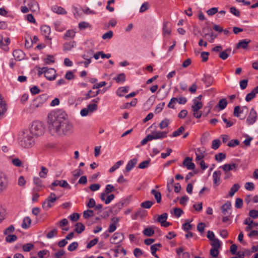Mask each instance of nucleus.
<instances>
[{
	"label": "nucleus",
	"instance_id": "f257e3e1",
	"mask_svg": "<svg viewBox=\"0 0 258 258\" xmlns=\"http://www.w3.org/2000/svg\"><path fill=\"white\" fill-rule=\"evenodd\" d=\"M64 113L52 111L47 115V126L53 136H68L73 132L74 126L66 117Z\"/></svg>",
	"mask_w": 258,
	"mask_h": 258
},
{
	"label": "nucleus",
	"instance_id": "f03ea898",
	"mask_svg": "<svg viewBox=\"0 0 258 258\" xmlns=\"http://www.w3.org/2000/svg\"><path fill=\"white\" fill-rule=\"evenodd\" d=\"M20 145L25 148H30L35 144L33 136L28 130L22 132L18 139Z\"/></svg>",
	"mask_w": 258,
	"mask_h": 258
},
{
	"label": "nucleus",
	"instance_id": "7ed1b4c3",
	"mask_svg": "<svg viewBox=\"0 0 258 258\" xmlns=\"http://www.w3.org/2000/svg\"><path fill=\"white\" fill-rule=\"evenodd\" d=\"M28 131L33 136L39 137L44 133L45 128L43 123L39 121H34L32 123L31 127Z\"/></svg>",
	"mask_w": 258,
	"mask_h": 258
},
{
	"label": "nucleus",
	"instance_id": "20e7f679",
	"mask_svg": "<svg viewBox=\"0 0 258 258\" xmlns=\"http://www.w3.org/2000/svg\"><path fill=\"white\" fill-rule=\"evenodd\" d=\"M203 107L202 102L198 101L196 99L194 100V104L192 105L191 108L193 111V115L194 117L197 118H200L202 116V112L199 111V109Z\"/></svg>",
	"mask_w": 258,
	"mask_h": 258
},
{
	"label": "nucleus",
	"instance_id": "39448f33",
	"mask_svg": "<svg viewBox=\"0 0 258 258\" xmlns=\"http://www.w3.org/2000/svg\"><path fill=\"white\" fill-rule=\"evenodd\" d=\"M56 197L53 192H51L50 196L44 201L42 204V207L45 210H48L52 207L53 203L56 201Z\"/></svg>",
	"mask_w": 258,
	"mask_h": 258
},
{
	"label": "nucleus",
	"instance_id": "423d86ee",
	"mask_svg": "<svg viewBox=\"0 0 258 258\" xmlns=\"http://www.w3.org/2000/svg\"><path fill=\"white\" fill-rule=\"evenodd\" d=\"M39 69L40 70H44V76L47 80L52 81L55 79L56 73V71L54 69L46 67L39 68Z\"/></svg>",
	"mask_w": 258,
	"mask_h": 258
},
{
	"label": "nucleus",
	"instance_id": "0eeeda50",
	"mask_svg": "<svg viewBox=\"0 0 258 258\" xmlns=\"http://www.w3.org/2000/svg\"><path fill=\"white\" fill-rule=\"evenodd\" d=\"M48 95L46 94H43L36 97L33 101V105L38 108L43 104L48 99Z\"/></svg>",
	"mask_w": 258,
	"mask_h": 258
},
{
	"label": "nucleus",
	"instance_id": "6e6552de",
	"mask_svg": "<svg viewBox=\"0 0 258 258\" xmlns=\"http://www.w3.org/2000/svg\"><path fill=\"white\" fill-rule=\"evenodd\" d=\"M256 118L257 113L253 108H252L246 119V122L249 125L253 124L256 121Z\"/></svg>",
	"mask_w": 258,
	"mask_h": 258
},
{
	"label": "nucleus",
	"instance_id": "1a4fd4ad",
	"mask_svg": "<svg viewBox=\"0 0 258 258\" xmlns=\"http://www.w3.org/2000/svg\"><path fill=\"white\" fill-rule=\"evenodd\" d=\"M244 224L247 225V226L245 227V231H250L254 227H256L258 229V222H255L251 220L250 218H246Z\"/></svg>",
	"mask_w": 258,
	"mask_h": 258
},
{
	"label": "nucleus",
	"instance_id": "9d476101",
	"mask_svg": "<svg viewBox=\"0 0 258 258\" xmlns=\"http://www.w3.org/2000/svg\"><path fill=\"white\" fill-rule=\"evenodd\" d=\"M124 238L123 233L120 232L115 233L111 237L110 240L111 243L118 244L121 242Z\"/></svg>",
	"mask_w": 258,
	"mask_h": 258
},
{
	"label": "nucleus",
	"instance_id": "9b49d317",
	"mask_svg": "<svg viewBox=\"0 0 258 258\" xmlns=\"http://www.w3.org/2000/svg\"><path fill=\"white\" fill-rule=\"evenodd\" d=\"M192 158L190 157H186L183 162V167H186L188 170H194L195 168V164L192 162Z\"/></svg>",
	"mask_w": 258,
	"mask_h": 258
},
{
	"label": "nucleus",
	"instance_id": "f8f14e48",
	"mask_svg": "<svg viewBox=\"0 0 258 258\" xmlns=\"http://www.w3.org/2000/svg\"><path fill=\"white\" fill-rule=\"evenodd\" d=\"M167 132H157L153 133L152 135H150L151 136V139L152 140H156V139H162L167 137Z\"/></svg>",
	"mask_w": 258,
	"mask_h": 258
},
{
	"label": "nucleus",
	"instance_id": "ddd939ff",
	"mask_svg": "<svg viewBox=\"0 0 258 258\" xmlns=\"http://www.w3.org/2000/svg\"><path fill=\"white\" fill-rule=\"evenodd\" d=\"M249 39H242L239 41L238 43L236 45L237 49L242 48L247 49L248 47V44L250 42Z\"/></svg>",
	"mask_w": 258,
	"mask_h": 258
},
{
	"label": "nucleus",
	"instance_id": "4468645a",
	"mask_svg": "<svg viewBox=\"0 0 258 258\" xmlns=\"http://www.w3.org/2000/svg\"><path fill=\"white\" fill-rule=\"evenodd\" d=\"M41 32L42 34L44 36L45 39L48 40H51V38H49V35L51 32L50 27L47 25L42 26L41 27Z\"/></svg>",
	"mask_w": 258,
	"mask_h": 258
},
{
	"label": "nucleus",
	"instance_id": "2eb2a0df",
	"mask_svg": "<svg viewBox=\"0 0 258 258\" xmlns=\"http://www.w3.org/2000/svg\"><path fill=\"white\" fill-rule=\"evenodd\" d=\"M173 179L171 178V181L170 182H168L167 183V188L169 190H170L172 188V187H174V190L175 192L178 193L180 191L181 189V186L179 183H175L174 185H173Z\"/></svg>",
	"mask_w": 258,
	"mask_h": 258
},
{
	"label": "nucleus",
	"instance_id": "dca6fc26",
	"mask_svg": "<svg viewBox=\"0 0 258 258\" xmlns=\"http://www.w3.org/2000/svg\"><path fill=\"white\" fill-rule=\"evenodd\" d=\"M112 223L109 226L108 232L110 233L113 232L116 229V224L119 221V219L117 217H113L111 219Z\"/></svg>",
	"mask_w": 258,
	"mask_h": 258
},
{
	"label": "nucleus",
	"instance_id": "f3484780",
	"mask_svg": "<svg viewBox=\"0 0 258 258\" xmlns=\"http://www.w3.org/2000/svg\"><path fill=\"white\" fill-rule=\"evenodd\" d=\"M137 162L138 160L137 158H133L130 160L126 166L124 172H128L130 171L132 168L137 164Z\"/></svg>",
	"mask_w": 258,
	"mask_h": 258
},
{
	"label": "nucleus",
	"instance_id": "a211bd4d",
	"mask_svg": "<svg viewBox=\"0 0 258 258\" xmlns=\"http://www.w3.org/2000/svg\"><path fill=\"white\" fill-rule=\"evenodd\" d=\"M13 56L16 60H21L24 58L25 54L23 51L20 49H16L13 51Z\"/></svg>",
	"mask_w": 258,
	"mask_h": 258
},
{
	"label": "nucleus",
	"instance_id": "6ab92c4d",
	"mask_svg": "<svg viewBox=\"0 0 258 258\" xmlns=\"http://www.w3.org/2000/svg\"><path fill=\"white\" fill-rule=\"evenodd\" d=\"M207 87H209L213 82L214 78L211 75H204L202 79Z\"/></svg>",
	"mask_w": 258,
	"mask_h": 258
},
{
	"label": "nucleus",
	"instance_id": "aec40b11",
	"mask_svg": "<svg viewBox=\"0 0 258 258\" xmlns=\"http://www.w3.org/2000/svg\"><path fill=\"white\" fill-rule=\"evenodd\" d=\"M205 151L204 150L203 148H198L196 152V161H200L203 158H204L205 157Z\"/></svg>",
	"mask_w": 258,
	"mask_h": 258
},
{
	"label": "nucleus",
	"instance_id": "412c9836",
	"mask_svg": "<svg viewBox=\"0 0 258 258\" xmlns=\"http://www.w3.org/2000/svg\"><path fill=\"white\" fill-rule=\"evenodd\" d=\"M146 211L145 210L140 208L139 209L135 214L132 216V218L134 220L137 219L138 217L143 218L145 216Z\"/></svg>",
	"mask_w": 258,
	"mask_h": 258
},
{
	"label": "nucleus",
	"instance_id": "4be33fe9",
	"mask_svg": "<svg viewBox=\"0 0 258 258\" xmlns=\"http://www.w3.org/2000/svg\"><path fill=\"white\" fill-rule=\"evenodd\" d=\"M231 51V49L230 48H228L224 51L220 52L219 54V57L222 60H225L228 57L229 55V54Z\"/></svg>",
	"mask_w": 258,
	"mask_h": 258
},
{
	"label": "nucleus",
	"instance_id": "5701e85b",
	"mask_svg": "<svg viewBox=\"0 0 258 258\" xmlns=\"http://www.w3.org/2000/svg\"><path fill=\"white\" fill-rule=\"evenodd\" d=\"M231 207V202L227 201L224 205L221 206V211L223 215H226L228 210L230 209Z\"/></svg>",
	"mask_w": 258,
	"mask_h": 258
},
{
	"label": "nucleus",
	"instance_id": "b1692460",
	"mask_svg": "<svg viewBox=\"0 0 258 258\" xmlns=\"http://www.w3.org/2000/svg\"><path fill=\"white\" fill-rule=\"evenodd\" d=\"M237 166H238V165L236 164L235 163H233L231 164H226L222 166V168L225 171H228L234 170V169L235 170L236 168L237 167Z\"/></svg>",
	"mask_w": 258,
	"mask_h": 258
},
{
	"label": "nucleus",
	"instance_id": "393cba45",
	"mask_svg": "<svg viewBox=\"0 0 258 258\" xmlns=\"http://www.w3.org/2000/svg\"><path fill=\"white\" fill-rule=\"evenodd\" d=\"M129 89L130 88L128 86L120 87L117 89L116 94L119 96H123L124 93L128 91Z\"/></svg>",
	"mask_w": 258,
	"mask_h": 258
},
{
	"label": "nucleus",
	"instance_id": "a878e982",
	"mask_svg": "<svg viewBox=\"0 0 258 258\" xmlns=\"http://www.w3.org/2000/svg\"><path fill=\"white\" fill-rule=\"evenodd\" d=\"M31 223V220L29 217H26L24 218L22 224V227L24 229L29 228Z\"/></svg>",
	"mask_w": 258,
	"mask_h": 258
},
{
	"label": "nucleus",
	"instance_id": "bb28decb",
	"mask_svg": "<svg viewBox=\"0 0 258 258\" xmlns=\"http://www.w3.org/2000/svg\"><path fill=\"white\" fill-rule=\"evenodd\" d=\"M52 10L53 12L56 13L58 14H66L67 11L62 7L54 6L52 7Z\"/></svg>",
	"mask_w": 258,
	"mask_h": 258
},
{
	"label": "nucleus",
	"instance_id": "cd10ccee",
	"mask_svg": "<svg viewBox=\"0 0 258 258\" xmlns=\"http://www.w3.org/2000/svg\"><path fill=\"white\" fill-rule=\"evenodd\" d=\"M75 45V41L64 43L63 46V50L64 51H70L74 47Z\"/></svg>",
	"mask_w": 258,
	"mask_h": 258
},
{
	"label": "nucleus",
	"instance_id": "c85d7f7f",
	"mask_svg": "<svg viewBox=\"0 0 258 258\" xmlns=\"http://www.w3.org/2000/svg\"><path fill=\"white\" fill-rule=\"evenodd\" d=\"M168 22H165L163 23V35L165 36L166 34L168 35H170L171 34V29L168 27Z\"/></svg>",
	"mask_w": 258,
	"mask_h": 258
},
{
	"label": "nucleus",
	"instance_id": "c756f323",
	"mask_svg": "<svg viewBox=\"0 0 258 258\" xmlns=\"http://www.w3.org/2000/svg\"><path fill=\"white\" fill-rule=\"evenodd\" d=\"M34 183L36 186L34 188V190L36 191H39L42 186V181L40 178H34Z\"/></svg>",
	"mask_w": 258,
	"mask_h": 258
},
{
	"label": "nucleus",
	"instance_id": "7c9ffc66",
	"mask_svg": "<svg viewBox=\"0 0 258 258\" xmlns=\"http://www.w3.org/2000/svg\"><path fill=\"white\" fill-rule=\"evenodd\" d=\"M240 188V185L238 183H235L230 189L229 195L230 197H232L234 194Z\"/></svg>",
	"mask_w": 258,
	"mask_h": 258
},
{
	"label": "nucleus",
	"instance_id": "2f4dec72",
	"mask_svg": "<svg viewBox=\"0 0 258 258\" xmlns=\"http://www.w3.org/2000/svg\"><path fill=\"white\" fill-rule=\"evenodd\" d=\"M151 193L154 195L157 202L158 203H160L161 201V193L156 190L155 189H152L151 191Z\"/></svg>",
	"mask_w": 258,
	"mask_h": 258
},
{
	"label": "nucleus",
	"instance_id": "473e14b6",
	"mask_svg": "<svg viewBox=\"0 0 258 258\" xmlns=\"http://www.w3.org/2000/svg\"><path fill=\"white\" fill-rule=\"evenodd\" d=\"M227 104V101L225 99L223 98L219 100L216 107L219 108L221 110H223L226 107Z\"/></svg>",
	"mask_w": 258,
	"mask_h": 258
},
{
	"label": "nucleus",
	"instance_id": "72a5a7b5",
	"mask_svg": "<svg viewBox=\"0 0 258 258\" xmlns=\"http://www.w3.org/2000/svg\"><path fill=\"white\" fill-rule=\"evenodd\" d=\"M76 228L75 231L78 233H81L85 230V226L84 225L80 222L77 223L75 225Z\"/></svg>",
	"mask_w": 258,
	"mask_h": 258
},
{
	"label": "nucleus",
	"instance_id": "f704fd0d",
	"mask_svg": "<svg viewBox=\"0 0 258 258\" xmlns=\"http://www.w3.org/2000/svg\"><path fill=\"white\" fill-rule=\"evenodd\" d=\"M34 247L33 244L28 243L23 245L22 248L24 251L29 252L33 249Z\"/></svg>",
	"mask_w": 258,
	"mask_h": 258
},
{
	"label": "nucleus",
	"instance_id": "c9c22d12",
	"mask_svg": "<svg viewBox=\"0 0 258 258\" xmlns=\"http://www.w3.org/2000/svg\"><path fill=\"white\" fill-rule=\"evenodd\" d=\"M143 233L146 236H151L154 234V230L152 228L148 227L145 228L143 230Z\"/></svg>",
	"mask_w": 258,
	"mask_h": 258
},
{
	"label": "nucleus",
	"instance_id": "e433bc0d",
	"mask_svg": "<svg viewBox=\"0 0 258 258\" xmlns=\"http://www.w3.org/2000/svg\"><path fill=\"white\" fill-rule=\"evenodd\" d=\"M185 130V128L184 126H180L177 131H175L173 132L172 136H170L172 137H176L180 135L181 133H182Z\"/></svg>",
	"mask_w": 258,
	"mask_h": 258
},
{
	"label": "nucleus",
	"instance_id": "4c0bfd02",
	"mask_svg": "<svg viewBox=\"0 0 258 258\" xmlns=\"http://www.w3.org/2000/svg\"><path fill=\"white\" fill-rule=\"evenodd\" d=\"M123 163V161L122 160L117 161V162H116L115 163V164L112 167H111L109 169V171L110 172H112L114 171L115 170L118 169L119 167V166L121 165H122Z\"/></svg>",
	"mask_w": 258,
	"mask_h": 258
},
{
	"label": "nucleus",
	"instance_id": "58836bf2",
	"mask_svg": "<svg viewBox=\"0 0 258 258\" xmlns=\"http://www.w3.org/2000/svg\"><path fill=\"white\" fill-rule=\"evenodd\" d=\"M170 123V120L168 118H165L159 124L160 129H163L168 126Z\"/></svg>",
	"mask_w": 258,
	"mask_h": 258
},
{
	"label": "nucleus",
	"instance_id": "ea45409f",
	"mask_svg": "<svg viewBox=\"0 0 258 258\" xmlns=\"http://www.w3.org/2000/svg\"><path fill=\"white\" fill-rule=\"evenodd\" d=\"M216 34H214V33L212 32L211 33H207L205 34V37H208L207 39L208 41L212 43L214 42V39L217 37Z\"/></svg>",
	"mask_w": 258,
	"mask_h": 258
},
{
	"label": "nucleus",
	"instance_id": "a19ab883",
	"mask_svg": "<svg viewBox=\"0 0 258 258\" xmlns=\"http://www.w3.org/2000/svg\"><path fill=\"white\" fill-rule=\"evenodd\" d=\"M167 217L168 214L166 213H164L158 216L157 220L161 224L167 220Z\"/></svg>",
	"mask_w": 258,
	"mask_h": 258
},
{
	"label": "nucleus",
	"instance_id": "79ce46f5",
	"mask_svg": "<svg viewBox=\"0 0 258 258\" xmlns=\"http://www.w3.org/2000/svg\"><path fill=\"white\" fill-rule=\"evenodd\" d=\"M211 241V244L213 248H219L220 247V243L219 240L215 238L210 240Z\"/></svg>",
	"mask_w": 258,
	"mask_h": 258
},
{
	"label": "nucleus",
	"instance_id": "37998d69",
	"mask_svg": "<svg viewBox=\"0 0 258 258\" xmlns=\"http://www.w3.org/2000/svg\"><path fill=\"white\" fill-rule=\"evenodd\" d=\"M243 112V109H240L239 106H236L234 108L233 115L235 117H239L240 114Z\"/></svg>",
	"mask_w": 258,
	"mask_h": 258
},
{
	"label": "nucleus",
	"instance_id": "c03bdc74",
	"mask_svg": "<svg viewBox=\"0 0 258 258\" xmlns=\"http://www.w3.org/2000/svg\"><path fill=\"white\" fill-rule=\"evenodd\" d=\"M6 237V241L8 242H12L16 241L17 239V237L16 235L8 234Z\"/></svg>",
	"mask_w": 258,
	"mask_h": 258
},
{
	"label": "nucleus",
	"instance_id": "a18cd8bd",
	"mask_svg": "<svg viewBox=\"0 0 258 258\" xmlns=\"http://www.w3.org/2000/svg\"><path fill=\"white\" fill-rule=\"evenodd\" d=\"M57 234V230L56 228H54L52 230L50 231L46 235V237L47 238L50 239L54 236H56Z\"/></svg>",
	"mask_w": 258,
	"mask_h": 258
},
{
	"label": "nucleus",
	"instance_id": "49530a36",
	"mask_svg": "<svg viewBox=\"0 0 258 258\" xmlns=\"http://www.w3.org/2000/svg\"><path fill=\"white\" fill-rule=\"evenodd\" d=\"M215 160L218 162H221L226 158V154L222 153H220L215 155Z\"/></svg>",
	"mask_w": 258,
	"mask_h": 258
},
{
	"label": "nucleus",
	"instance_id": "de8ad7c7",
	"mask_svg": "<svg viewBox=\"0 0 258 258\" xmlns=\"http://www.w3.org/2000/svg\"><path fill=\"white\" fill-rule=\"evenodd\" d=\"M221 142L219 139H215L212 141V148L214 150H217L220 147Z\"/></svg>",
	"mask_w": 258,
	"mask_h": 258
},
{
	"label": "nucleus",
	"instance_id": "09e8293b",
	"mask_svg": "<svg viewBox=\"0 0 258 258\" xmlns=\"http://www.w3.org/2000/svg\"><path fill=\"white\" fill-rule=\"evenodd\" d=\"M97 105L95 103H90L86 107L90 112H93L97 109Z\"/></svg>",
	"mask_w": 258,
	"mask_h": 258
},
{
	"label": "nucleus",
	"instance_id": "8fccbe9b",
	"mask_svg": "<svg viewBox=\"0 0 258 258\" xmlns=\"http://www.w3.org/2000/svg\"><path fill=\"white\" fill-rule=\"evenodd\" d=\"M78 245L79 244L77 242H73L69 245L68 249L70 251H74L77 248Z\"/></svg>",
	"mask_w": 258,
	"mask_h": 258
},
{
	"label": "nucleus",
	"instance_id": "3c124183",
	"mask_svg": "<svg viewBox=\"0 0 258 258\" xmlns=\"http://www.w3.org/2000/svg\"><path fill=\"white\" fill-rule=\"evenodd\" d=\"M114 79L117 83L124 82L125 80V75L124 73H121L115 78Z\"/></svg>",
	"mask_w": 258,
	"mask_h": 258
},
{
	"label": "nucleus",
	"instance_id": "603ef678",
	"mask_svg": "<svg viewBox=\"0 0 258 258\" xmlns=\"http://www.w3.org/2000/svg\"><path fill=\"white\" fill-rule=\"evenodd\" d=\"M153 203L150 201H146L141 203V207L144 208L149 209L153 205Z\"/></svg>",
	"mask_w": 258,
	"mask_h": 258
},
{
	"label": "nucleus",
	"instance_id": "864d4df0",
	"mask_svg": "<svg viewBox=\"0 0 258 258\" xmlns=\"http://www.w3.org/2000/svg\"><path fill=\"white\" fill-rule=\"evenodd\" d=\"M75 36V32L72 30H68L64 36V38L66 39L67 37L74 38Z\"/></svg>",
	"mask_w": 258,
	"mask_h": 258
},
{
	"label": "nucleus",
	"instance_id": "5fc2aeb1",
	"mask_svg": "<svg viewBox=\"0 0 258 258\" xmlns=\"http://www.w3.org/2000/svg\"><path fill=\"white\" fill-rule=\"evenodd\" d=\"M7 186V182L6 181H3L2 178H0V194L6 189Z\"/></svg>",
	"mask_w": 258,
	"mask_h": 258
},
{
	"label": "nucleus",
	"instance_id": "6e6d98bb",
	"mask_svg": "<svg viewBox=\"0 0 258 258\" xmlns=\"http://www.w3.org/2000/svg\"><path fill=\"white\" fill-rule=\"evenodd\" d=\"M114 190H115V188L113 185H112L111 184H107L106 186L104 192L106 194H109V193H110Z\"/></svg>",
	"mask_w": 258,
	"mask_h": 258
},
{
	"label": "nucleus",
	"instance_id": "4d7b16f0",
	"mask_svg": "<svg viewBox=\"0 0 258 258\" xmlns=\"http://www.w3.org/2000/svg\"><path fill=\"white\" fill-rule=\"evenodd\" d=\"M165 104V102L160 103L158 104L155 110V113H160L162 110Z\"/></svg>",
	"mask_w": 258,
	"mask_h": 258
},
{
	"label": "nucleus",
	"instance_id": "13d9d810",
	"mask_svg": "<svg viewBox=\"0 0 258 258\" xmlns=\"http://www.w3.org/2000/svg\"><path fill=\"white\" fill-rule=\"evenodd\" d=\"M178 98L176 97H172L169 102L168 104V107L170 108L174 109V105L173 104L175 103L177 101Z\"/></svg>",
	"mask_w": 258,
	"mask_h": 258
},
{
	"label": "nucleus",
	"instance_id": "bf43d9fd",
	"mask_svg": "<svg viewBox=\"0 0 258 258\" xmlns=\"http://www.w3.org/2000/svg\"><path fill=\"white\" fill-rule=\"evenodd\" d=\"M55 62L54 57L51 55H47V57L44 59V62L46 64H50L51 63H54Z\"/></svg>",
	"mask_w": 258,
	"mask_h": 258
},
{
	"label": "nucleus",
	"instance_id": "052dcab7",
	"mask_svg": "<svg viewBox=\"0 0 258 258\" xmlns=\"http://www.w3.org/2000/svg\"><path fill=\"white\" fill-rule=\"evenodd\" d=\"M239 141L238 140H231L228 143L227 146L229 147H234L239 145Z\"/></svg>",
	"mask_w": 258,
	"mask_h": 258
},
{
	"label": "nucleus",
	"instance_id": "680f3d73",
	"mask_svg": "<svg viewBox=\"0 0 258 258\" xmlns=\"http://www.w3.org/2000/svg\"><path fill=\"white\" fill-rule=\"evenodd\" d=\"M48 169L44 166L41 167V171L39 172L40 177H44L48 173Z\"/></svg>",
	"mask_w": 258,
	"mask_h": 258
},
{
	"label": "nucleus",
	"instance_id": "e2e57ef3",
	"mask_svg": "<svg viewBox=\"0 0 258 258\" xmlns=\"http://www.w3.org/2000/svg\"><path fill=\"white\" fill-rule=\"evenodd\" d=\"M15 230V228L13 225H11L7 228H6L4 231L5 235L10 234L11 233L13 232Z\"/></svg>",
	"mask_w": 258,
	"mask_h": 258
},
{
	"label": "nucleus",
	"instance_id": "0e129e2a",
	"mask_svg": "<svg viewBox=\"0 0 258 258\" xmlns=\"http://www.w3.org/2000/svg\"><path fill=\"white\" fill-rule=\"evenodd\" d=\"M98 241V238H94L91 240L87 245L86 247L88 249L91 248L92 246L95 245Z\"/></svg>",
	"mask_w": 258,
	"mask_h": 258
},
{
	"label": "nucleus",
	"instance_id": "69168bd1",
	"mask_svg": "<svg viewBox=\"0 0 258 258\" xmlns=\"http://www.w3.org/2000/svg\"><path fill=\"white\" fill-rule=\"evenodd\" d=\"M243 205V201L240 198H237L236 199L235 206L236 208L240 209L242 208Z\"/></svg>",
	"mask_w": 258,
	"mask_h": 258
},
{
	"label": "nucleus",
	"instance_id": "338daca9",
	"mask_svg": "<svg viewBox=\"0 0 258 258\" xmlns=\"http://www.w3.org/2000/svg\"><path fill=\"white\" fill-rule=\"evenodd\" d=\"M93 211L91 210H87L83 212V217L85 219H87L89 217L93 216Z\"/></svg>",
	"mask_w": 258,
	"mask_h": 258
},
{
	"label": "nucleus",
	"instance_id": "774afa93",
	"mask_svg": "<svg viewBox=\"0 0 258 258\" xmlns=\"http://www.w3.org/2000/svg\"><path fill=\"white\" fill-rule=\"evenodd\" d=\"M205 224L203 222L199 223L197 225V230L201 233H203L204 232L205 228Z\"/></svg>",
	"mask_w": 258,
	"mask_h": 258
}]
</instances>
